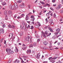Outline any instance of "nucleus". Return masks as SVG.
<instances>
[{
	"label": "nucleus",
	"mask_w": 63,
	"mask_h": 63,
	"mask_svg": "<svg viewBox=\"0 0 63 63\" xmlns=\"http://www.w3.org/2000/svg\"><path fill=\"white\" fill-rule=\"evenodd\" d=\"M6 51L8 52L7 53L8 54H11L14 53V51H11V49H6Z\"/></svg>",
	"instance_id": "f257e3e1"
},
{
	"label": "nucleus",
	"mask_w": 63,
	"mask_h": 63,
	"mask_svg": "<svg viewBox=\"0 0 63 63\" xmlns=\"http://www.w3.org/2000/svg\"><path fill=\"white\" fill-rule=\"evenodd\" d=\"M27 28V29L30 28V29H33L34 28V27L33 26H30L29 25H28Z\"/></svg>",
	"instance_id": "f03ea898"
},
{
	"label": "nucleus",
	"mask_w": 63,
	"mask_h": 63,
	"mask_svg": "<svg viewBox=\"0 0 63 63\" xmlns=\"http://www.w3.org/2000/svg\"><path fill=\"white\" fill-rule=\"evenodd\" d=\"M0 32L2 34H3L4 32V30L3 29H0Z\"/></svg>",
	"instance_id": "7ed1b4c3"
},
{
	"label": "nucleus",
	"mask_w": 63,
	"mask_h": 63,
	"mask_svg": "<svg viewBox=\"0 0 63 63\" xmlns=\"http://www.w3.org/2000/svg\"><path fill=\"white\" fill-rule=\"evenodd\" d=\"M32 21H33L35 20V17L33 16H31Z\"/></svg>",
	"instance_id": "20e7f679"
},
{
	"label": "nucleus",
	"mask_w": 63,
	"mask_h": 63,
	"mask_svg": "<svg viewBox=\"0 0 63 63\" xmlns=\"http://www.w3.org/2000/svg\"><path fill=\"white\" fill-rule=\"evenodd\" d=\"M61 7V5H59V6L56 8L57 10H58L59 9H60Z\"/></svg>",
	"instance_id": "39448f33"
},
{
	"label": "nucleus",
	"mask_w": 63,
	"mask_h": 63,
	"mask_svg": "<svg viewBox=\"0 0 63 63\" xmlns=\"http://www.w3.org/2000/svg\"><path fill=\"white\" fill-rule=\"evenodd\" d=\"M56 31L57 32H58V33L60 32V29L58 28L56 29Z\"/></svg>",
	"instance_id": "423d86ee"
},
{
	"label": "nucleus",
	"mask_w": 63,
	"mask_h": 63,
	"mask_svg": "<svg viewBox=\"0 0 63 63\" xmlns=\"http://www.w3.org/2000/svg\"><path fill=\"white\" fill-rule=\"evenodd\" d=\"M29 19V17L28 16V15H26V20H27Z\"/></svg>",
	"instance_id": "0eeeda50"
},
{
	"label": "nucleus",
	"mask_w": 63,
	"mask_h": 63,
	"mask_svg": "<svg viewBox=\"0 0 63 63\" xmlns=\"http://www.w3.org/2000/svg\"><path fill=\"white\" fill-rule=\"evenodd\" d=\"M50 62H52V63H54L55 62V60L53 59H52L50 61Z\"/></svg>",
	"instance_id": "6e6552de"
},
{
	"label": "nucleus",
	"mask_w": 63,
	"mask_h": 63,
	"mask_svg": "<svg viewBox=\"0 0 63 63\" xmlns=\"http://www.w3.org/2000/svg\"><path fill=\"white\" fill-rule=\"evenodd\" d=\"M47 6H48V7L50 6V5L48 4H46L43 5V6L44 7H47Z\"/></svg>",
	"instance_id": "1a4fd4ad"
},
{
	"label": "nucleus",
	"mask_w": 63,
	"mask_h": 63,
	"mask_svg": "<svg viewBox=\"0 0 63 63\" xmlns=\"http://www.w3.org/2000/svg\"><path fill=\"white\" fill-rule=\"evenodd\" d=\"M13 9H14V10H15V5H13L12 6L11 10H13Z\"/></svg>",
	"instance_id": "9d476101"
},
{
	"label": "nucleus",
	"mask_w": 63,
	"mask_h": 63,
	"mask_svg": "<svg viewBox=\"0 0 63 63\" xmlns=\"http://www.w3.org/2000/svg\"><path fill=\"white\" fill-rule=\"evenodd\" d=\"M16 49L15 50V51L16 52H17L18 51V50L17 48V47H16Z\"/></svg>",
	"instance_id": "9b49d317"
},
{
	"label": "nucleus",
	"mask_w": 63,
	"mask_h": 63,
	"mask_svg": "<svg viewBox=\"0 0 63 63\" xmlns=\"http://www.w3.org/2000/svg\"><path fill=\"white\" fill-rule=\"evenodd\" d=\"M48 29L50 30V32H53V30H52L51 28L50 27H48Z\"/></svg>",
	"instance_id": "f8f14e48"
},
{
	"label": "nucleus",
	"mask_w": 63,
	"mask_h": 63,
	"mask_svg": "<svg viewBox=\"0 0 63 63\" xmlns=\"http://www.w3.org/2000/svg\"><path fill=\"white\" fill-rule=\"evenodd\" d=\"M19 7L20 8H23L24 7V5H19Z\"/></svg>",
	"instance_id": "ddd939ff"
},
{
	"label": "nucleus",
	"mask_w": 63,
	"mask_h": 63,
	"mask_svg": "<svg viewBox=\"0 0 63 63\" xmlns=\"http://www.w3.org/2000/svg\"><path fill=\"white\" fill-rule=\"evenodd\" d=\"M26 23H24V21H22V25L23 27H24V26H25V24Z\"/></svg>",
	"instance_id": "4468645a"
},
{
	"label": "nucleus",
	"mask_w": 63,
	"mask_h": 63,
	"mask_svg": "<svg viewBox=\"0 0 63 63\" xmlns=\"http://www.w3.org/2000/svg\"><path fill=\"white\" fill-rule=\"evenodd\" d=\"M40 55L39 53H38L37 55V58H40Z\"/></svg>",
	"instance_id": "2eb2a0df"
},
{
	"label": "nucleus",
	"mask_w": 63,
	"mask_h": 63,
	"mask_svg": "<svg viewBox=\"0 0 63 63\" xmlns=\"http://www.w3.org/2000/svg\"><path fill=\"white\" fill-rule=\"evenodd\" d=\"M35 36H36V38H40V36L37 34H35Z\"/></svg>",
	"instance_id": "dca6fc26"
},
{
	"label": "nucleus",
	"mask_w": 63,
	"mask_h": 63,
	"mask_svg": "<svg viewBox=\"0 0 63 63\" xmlns=\"http://www.w3.org/2000/svg\"><path fill=\"white\" fill-rule=\"evenodd\" d=\"M44 45H45L46 46V45L48 44V43H47V42L44 41Z\"/></svg>",
	"instance_id": "f3484780"
},
{
	"label": "nucleus",
	"mask_w": 63,
	"mask_h": 63,
	"mask_svg": "<svg viewBox=\"0 0 63 63\" xmlns=\"http://www.w3.org/2000/svg\"><path fill=\"white\" fill-rule=\"evenodd\" d=\"M27 48V47L26 46L25 47H23L22 48V49L24 50L25 49H26Z\"/></svg>",
	"instance_id": "a211bd4d"
},
{
	"label": "nucleus",
	"mask_w": 63,
	"mask_h": 63,
	"mask_svg": "<svg viewBox=\"0 0 63 63\" xmlns=\"http://www.w3.org/2000/svg\"><path fill=\"white\" fill-rule=\"evenodd\" d=\"M4 14L5 16H7V11H5L4 12Z\"/></svg>",
	"instance_id": "6ab92c4d"
},
{
	"label": "nucleus",
	"mask_w": 63,
	"mask_h": 63,
	"mask_svg": "<svg viewBox=\"0 0 63 63\" xmlns=\"http://www.w3.org/2000/svg\"><path fill=\"white\" fill-rule=\"evenodd\" d=\"M1 4L2 5H6V3L5 2H1Z\"/></svg>",
	"instance_id": "aec40b11"
},
{
	"label": "nucleus",
	"mask_w": 63,
	"mask_h": 63,
	"mask_svg": "<svg viewBox=\"0 0 63 63\" xmlns=\"http://www.w3.org/2000/svg\"><path fill=\"white\" fill-rule=\"evenodd\" d=\"M19 35L21 36H22L23 35V32H21L19 33Z\"/></svg>",
	"instance_id": "412c9836"
},
{
	"label": "nucleus",
	"mask_w": 63,
	"mask_h": 63,
	"mask_svg": "<svg viewBox=\"0 0 63 63\" xmlns=\"http://www.w3.org/2000/svg\"><path fill=\"white\" fill-rule=\"evenodd\" d=\"M53 21L51 19L49 20V23H51Z\"/></svg>",
	"instance_id": "4be33fe9"
},
{
	"label": "nucleus",
	"mask_w": 63,
	"mask_h": 63,
	"mask_svg": "<svg viewBox=\"0 0 63 63\" xmlns=\"http://www.w3.org/2000/svg\"><path fill=\"white\" fill-rule=\"evenodd\" d=\"M23 27H23V26L22 25H20V28L22 30H23Z\"/></svg>",
	"instance_id": "5701e85b"
},
{
	"label": "nucleus",
	"mask_w": 63,
	"mask_h": 63,
	"mask_svg": "<svg viewBox=\"0 0 63 63\" xmlns=\"http://www.w3.org/2000/svg\"><path fill=\"white\" fill-rule=\"evenodd\" d=\"M35 27L36 28H39V26H38V25H36L35 26Z\"/></svg>",
	"instance_id": "b1692460"
},
{
	"label": "nucleus",
	"mask_w": 63,
	"mask_h": 63,
	"mask_svg": "<svg viewBox=\"0 0 63 63\" xmlns=\"http://www.w3.org/2000/svg\"><path fill=\"white\" fill-rule=\"evenodd\" d=\"M22 1V0H19L17 1V3H21Z\"/></svg>",
	"instance_id": "393cba45"
},
{
	"label": "nucleus",
	"mask_w": 63,
	"mask_h": 63,
	"mask_svg": "<svg viewBox=\"0 0 63 63\" xmlns=\"http://www.w3.org/2000/svg\"><path fill=\"white\" fill-rule=\"evenodd\" d=\"M48 31H46L45 32V34L46 35H47L48 34Z\"/></svg>",
	"instance_id": "a878e982"
},
{
	"label": "nucleus",
	"mask_w": 63,
	"mask_h": 63,
	"mask_svg": "<svg viewBox=\"0 0 63 63\" xmlns=\"http://www.w3.org/2000/svg\"><path fill=\"white\" fill-rule=\"evenodd\" d=\"M12 11H9L8 12V13H10L9 14V15H10V16H11L12 15Z\"/></svg>",
	"instance_id": "bb28decb"
},
{
	"label": "nucleus",
	"mask_w": 63,
	"mask_h": 63,
	"mask_svg": "<svg viewBox=\"0 0 63 63\" xmlns=\"http://www.w3.org/2000/svg\"><path fill=\"white\" fill-rule=\"evenodd\" d=\"M8 26L9 28H12L13 27L10 24H9L8 25Z\"/></svg>",
	"instance_id": "cd10ccee"
},
{
	"label": "nucleus",
	"mask_w": 63,
	"mask_h": 63,
	"mask_svg": "<svg viewBox=\"0 0 63 63\" xmlns=\"http://www.w3.org/2000/svg\"><path fill=\"white\" fill-rule=\"evenodd\" d=\"M36 42H34L33 43V45L34 47H36Z\"/></svg>",
	"instance_id": "c85d7f7f"
},
{
	"label": "nucleus",
	"mask_w": 63,
	"mask_h": 63,
	"mask_svg": "<svg viewBox=\"0 0 63 63\" xmlns=\"http://www.w3.org/2000/svg\"><path fill=\"white\" fill-rule=\"evenodd\" d=\"M40 2L43 5H44V4H45V3L43 2V1H40Z\"/></svg>",
	"instance_id": "c756f323"
},
{
	"label": "nucleus",
	"mask_w": 63,
	"mask_h": 63,
	"mask_svg": "<svg viewBox=\"0 0 63 63\" xmlns=\"http://www.w3.org/2000/svg\"><path fill=\"white\" fill-rule=\"evenodd\" d=\"M52 38L53 39H56V36H53L52 37Z\"/></svg>",
	"instance_id": "7c9ffc66"
},
{
	"label": "nucleus",
	"mask_w": 63,
	"mask_h": 63,
	"mask_svg": "<svg viewBox=\"0 0 63 63\" xmlns=\"http://www.w3.org/2000/svg\"><path fill=\"white\" fill-rule=\"evenodd\" d=\"M60 12L61 14H63V10H60Z\"/></svg>",
	"instance_id": "2f4dec72"
},
{
	"label": "nucleus",
	"mask_w": 63,
	"mask_h": 63,
	"mask_svg": "<svg viewBox=\"0 0 63 63\" xmlns=\"http://www.w3.org/2000/svg\"><path fill=\"white\" fill-rule=\"evenodd\" d=\"M33 47V45L32 44H30L29 46V47Z\"/></svg>",
	"instance_id": "473e14b6"
},
{
	"label": "nucleus",
	"mask_w": 63,
	"mask_h": 63,
	"mask_svg": "<svg viewBox=\"0 0 63 63\" xmlns=\"http://www.w3.org/2000/svg\"><path fill=\"white\" fill-rule=\"evenodd\" d=\"M43 37H44V38H46V35H45V33H44V32L43 33Z\"/></svg>",
	"instance_id": "72a5a7b5"
},
{
	"label": "nucleus",
	"mask_w": 63,
	"mask_h": 63,
	"mask_svg": "<svg viewBox=\"0 0 63 63\" xmlns=\"http://www.w3.org/2000/svg\"><path fill=\"white\" fill-rule=\"evenodd\" d=\"M14 6H16V7H17V3H14Z\"/></svg>",
	"instance_id": "f704fd0d"
},
{
	"label": "nucleus",
	"mask_w": 63,
	"mask_h": 63,
	"mask_svg": "<svg viewBox=\"0 0 63 63\" xmlns=\"http://www.w3.org/2000/svg\"><path fill=\"white\" fill-rule=\"evenodd\" d=\"M57 58V57H53L52 59L53 60L55 59H55H56Z\"/></svg>",
	"instance_id": "c9c22d12"
},
{
	"label": "nucleus",
	"mask_w": 63,
	"mask_h": 63,
	"mask_svg": "<svg viewBox=\"0 0 63 63\" xmlns=\"http://www.w3.org/2000/svg\"><path fill=\"white\" fill-rule=\"evenodd\" d=\"M54 17H55V18H56V14H55V13L54 14Z\"/></svg>",
	"instance_id": "e433bc0d"
},
{
	"label": "nucleus",
	"mask_w": 63,
	"mask_h": 63,
	"mask_svg": "<svg viewBox=\"0 0 63 63\" xmlns=\"http://www.w3.org/2000/svg\"><path fill=\"white\" fill-rule=\"evenodd\" d=\"M15 39V36H13L12 39V40H11V41H13V40H14Z\"/></svg>",
	"instance_id": "4c0bfd02"
},
{
	"label": "nucleus",
	"mask_w": 63,
	"mask_h": 63,
	"mask_svg": "<svg viewBox=\"0 0 63 63\" xmlns=\"http://www.w3.org/2000/svg\"><path fill=\"white\" fill-rule=\"evenodd\" d=\"M51 35V33H49L46 36V37H48V36H49L50 35Z\"/></svg>",
	"instance_id": "58836bf2"
},
{
	"label": "nucleus",
	"mask_w": 63,
	"mask_h": 63,
	"mask_svg": "<svg viewBox=\"0 0 63 63\" xmlns=\"http://www.w3.org/2000/svg\"><path fill=\"white\" fill-rule=\"evenodd\" d=\"M28 38H27V37H25V41H28Z\"/></svg>",
	"instance_id": "ea45409f"
},
{
	"label": "nucleus",
	"mask_w": 63,
	"mask_h": 63,
	"mask_svg": "<svg viewBox=\"0 0 63 63\" xmlns=\"http://www.w3.org/2000/svg\"><path fill=\"white\" fill-rule=\"evenodd\" d=\"M12 5H10L9 6V8L10 9H11V8H12Z\"/></svg>",
	"instance_id": "a19ab883"
},
{
	"label": "nucleus",
	"mask_w": 63,
	"mask_h": 63,
	"mask_svg": "<svg viewBox=\"0 0 63 63\" xmlns=\"http://www.w3.org/2000/svg\"><path fill=\"white\" fill-rule=\"evenodd\" d=\"M49 14L48 13H47L46 15L47 16H49Z\"/></svg>",
	"instance_id": "79ce46f5"
},
{
	"label": "nucleus",
	"mask_w": 63,
	"mask_h": 63,
	"mask_svg": "<svg viewBox=\"0 0 63 63\" xmlns=\"http://www.w3.org/2000/svg\"><path fill=\"white\" fill-rule=\"evenodd\" d=\"M14 8H15V9H17V8H18V6H17V7H16V6H14Z\"/></svg>",
	"instance_id": "37998d69"
},
{
	"label": "nucleus",
	"mask_w": 63,
	"mask_h": 63,
	"mask_svg": "<svg viewBox=\"0 0 63 63\" xmlns=\"http://www.w3.org/2000/svg\"><path fill=\"white\" fill-rule=\"evenodd\" d=\"M27 37H28V42H29V38H30V37L29 36H28Z\"/></svg>",
	"instance_id": "c03bdc74"
},
{
	"label": "nucleus",
	"mask_w": 63,
	"mask_h": 63,
	"mask_svg": "<svg viewBox=\"0 0 63 63\" xmlns=\"http://www.w3.org/2000/svg\"><path fill=\"white\" fill-rule=\"evenodd\" d=\"M3 40H4V38H2V39H0V41L1 42H3Z\"/></svg>",
	"instance_id": "a18cd8bd"
},
{
	"label": "nucleus",
	"mask_w": 63,
	"mask_h": 63,
	"mask_svg": "<svg viewBox=\"0 0 63 63\" xmlns=\"http://www.w3.org/2000/svg\"><path fill=\"white\" fill-rule=\"evenodd\" d=\"M52 57H51L49 58L48 59H49V60H51V59H52Z\"/></svg>",
	"instance_id": "49530a36"
},
{
	"label": "nucleus",
	"mask_w": 63,
	"mask_h": 63,
	"mask_svg": "<svg viewBox=\"0 0 63 63\" xmlns=\"http://www.w3.org/2000/svg\"><path fill=\"white\" fill-rule=\"evenodd\" d=\"M13 26V29H15V26L12 25Z\"/></svg>",
	"instance_id": "de8ad7c7"
},
{
	"label": "nucleus",
	"mask_w": 63,
	"mask_h": 63,
	"mask_svg": "<svg viewBox=\"0 0 63 63\" xmlns=\"http://www.w3.org/2000/svg\"><path fill=\"white\" fill-rule=\"evenodd\" d=\"M16 63H19V60H17V61H16Z\"/></svg>",
	"instance_id": "09e8293b"
},
{
	"label": "nucleus",
	"mask_w": 63,
	"mask_h": 63,
	"mask_svg": "<svg viewBox=\"0 0 63 63\" xmlns=\"http://www.w3.org/2000/svg\"><path fill=\"white\" fill-rule=\"evenodd\" d=\"M28 51L29 53H31V50H28Z\"/></svg>",
	"instance_id": "8fccbe9b"
},
{
	"label": "nucleus",
	"mask_w": 63,
	"mask_h": 63,
	"mask_svg": "<svg viewBox=\"0 0 63 63\" xmlns=\"http://www.w3.org/2000/svg\"><path fill=\"white\" fill-rule=\"evenodd\" d=\"M59 33V32H57L55 33V34L56 35H57Z\"/></svg>",
	"instance_id": "3c124183"
},
{
	"label": "nucleus",
	"mask_w": 63,
	"mask_h": 63,
	"mask_svg": "<svg viewBox=\"0 0 63 63\" xmlns=\"http://www.w3.org/2000/svg\"><path fill=\"white\" fill-rule=\"evenodd\" d=\"M51 10L52 11H54V9H53V8L52 7H51L50 8Z\"/></svg>",
	"instance_id": "603ef678"
},
{
	"label": "nucleus",
	"mask_w": 63,
	"mask_h": 63,
	"mask_svg": "<svg viewBox=\"0 0 63 63\" xmlns=\"http://www.w3.org/2000/svg\"><path fill=\"white\" fill-rule=\"evenodd\" d=\"M2 26L3 27H6V25H5V24H3L2 25Z\"/></svg>",
	"instance_id": "864d4df0"
},
{
	"label": "nucleus",
	"mask_w": 63,
	"mask_h": 63,
	"mask_svg": "<svg viewBox=\"0 0 63 63\" xmlns=\"http://www.w3.org/2000/svg\"><path fill=\"white\" fill-rule=\"evenodd\" d=\"M41 40V39H38L37 40V42H38L39 41H40Z\"/></svg>",
	"instance_id": "5fc2aeb1"
},
{
	"label": "nucleus",
	"mask_w": 63,
	"mask_h": 63,
	"mask_svg": "<svg viewBox=\"0 0 63 63\" xmlns=\"http://www.w3.org/2000/svg\"><path fill=\"white\" fill-rule=\"evenodd\" d=\"M43 63H47L48 62L47 61H45V62H43Z\"/></svg>",
	"instance_id": "6e6d98bb"
},
{
	"label": "nucleus",
	"mask_w": 63,
	"mask_h": 63,
	"mask_svg": "<svg viewBox=\"0 0 63 63\" xmlns=\"http://www.w3.org/2000/svg\"><path fill=\"white\" fill-rule=\"evenodd\" d=\"M28 26V24H26L25 25V27L26 28H27V27Z\"/></svg>",
	"instance_id": "4d7b16f0"
},
{
	"label": "nucleus",
	"mask_w": 63,
	"mask_h": 63,
	"mask_svg": "<svg viewBox=\"0 0 63 63\" xmlns=\"http://www.w3.org/2000/svg\"><path fill=\"white\" fill-rule=\"evenodd\" d=\"M28 7L29 9H30V5H28Z\"/></svg>",
	"instance_id": "13d9d810"
},
{
	"label": "nucleus",
	"mask_w": 63,
	"mask_h": 63,
	"mask_svg": "<svg viewBox=\"0 0 63 63\" xmlns=\"http://www.w3.org/2000/svg\"><path fill=\"white\" fill-rule=\"evenodd\" d=\"M17 61V60L16 59V60H15V61L14 62V63H16V62Z\"/></svg>",
	"instance_id": "bf43d9fd"
},
{
	"label": "nucleus",
	"mask_w": 63,
	"mask_h": 63,
	"mask_svg": "<svg viewBox=\"0 0 63 63\" xmlns=\"http://www.w3.org/2000/svg\"><path fill=\"white\" fill-rule=\"evenodd\" d=\"M38 7H40L41 9H42V7L41 6H38Z\"/></svg>",
	"instance_id": "052dcab7"
},
{
	"label": "nucleus",
	"mask_w": 63,
	"mask_h": 63,
	"mask_svg": "<svg viewBox=\"0 0 63 63\" xmlns=\"http://www.w3.org/2000/svg\"><path fill=\"white\" fill-rule=\"evenodd\" d=\"M21 62L22 63H24V62L23 61V60H22L21 61Z\"/></svg>",
	"instance_id": "680f3d73"
},
{
	"label": "nucleus",
	"mask_w": 63,
	"mask_h": 63,
	"mask_svg": "<svg viewBox=\"0 0 63 63\" xmlns=\"http://www.w3.org/2000/svg\"><path fill=\"white\" fill-rule=\"evenodd\" d=\"M45 20H46V22H48V20H47V18H46L45 19Z\"/></svg>",
	"instance_id": "e2e57ef3"
},
{
	"label": "nucleus",
	"mask_w": 63,
	"mask_h": 63,
	"mask_svg": "<svg viewBox=\"0 0 63 63\" xmlns=\"http://www.w3.org/2000/svg\"><path fill=\"white\" fill-rule=\"evenodd\" d=\"M16 16H17V15H15L14 16V17L16 18Z\"/></svg>",
	"instance_id": "0e129e2a"
},
{
	"label": "nucleus",
	"mask_w": 63,
	"mask_h": 63,
	"mask_svg": "<svg viewBox=\"0 0 63 63\" xmlns=\"http://www.w3.org/2000/svg\"><path fill=\"white\" fill-rule=\"evenodd\" d=\"M25 16V15L24 14L22 15V16Z\"/></svg>",
	"instance_id": "69168bd1"
},
{
	"label": "nucleus",
	"mask_w": 63,
	"mask_h": 63,
	"mask_svg": "<svg viewBox=\"0 0 63 63\" xmlns=\"http://www.w3.org/2000/svg\"><path fill=\"white\" fill-rule=\"evenodd\" d=\"M17 42H18V41H19V38H17Z\"/></svg>",
	"instance_id": "338daca9"
},
{
	"label": "nucleus",
	"mask_w": 63,
	"mask_h": 63,
	"mask_svg": "<svg viewBox=\"0 0 63 63\" xmlns=\"http://www.w3.org/2000/svg\"><path fill=\"white\" fill-rule=\"evenodd\" d=\"M55 1V0H52V2H54Z\"/></svg>",
	"instance_id": "774afa93"
}]
</instances>
